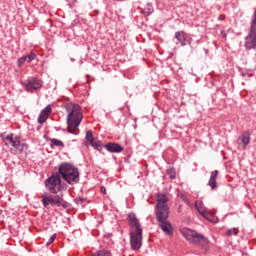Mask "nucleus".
<instances>
[{
    "mask_svg": "<svg viewBox=\"0 0 256 256\" xmlns=\"http://www.w3.org/2000/svg\"><path fill=\"white\" fill-rule=\"evenodd\" d=\"M65 110L68 113L67 116V131L72 135H79V126L83 121V112H81V106L72 102L65 104Z\"/></svg>",
    "mask_w": 256,
    "mask_h": 256,
    "instance_id": "1",
    "label": "nucleus"
},
{
    "mask_svg": "<svg viewBox=\"0 0 256 256\" xmlns=\"http://www.w3.org/2000/svg\"><path fill=\"white\" fill-rule=\"evenodd\" d=\"M127 221L130 227V245L133 251H138L143 245V229L141 228V222L137 216L133 213L127 215Z\"/></svg>",
    "mask_w": 256,
    "mask_h": 256,
    "instance_id": "2",
    "label": "nucleus"
},
{
    "mask_svg": "<svg viewBox=\"0 0 256 256\" xmlns=\"http://www.w3.org/2000/svg\"><path fill=\"white\" fill-rule=\"evenodd\" d=\"M181 234L183 235L186 241L196 245V247H201L202 249H207L209 245V239H207L203 234H199L197 231L189 229V228H182L180 229Z\"/></svg>",
    "mask_w": 256,
    "mask_h": 256,
    "instance_id": "3",
    "label": "nucleus"
},
{
    "mask_svg": "<svg viewBox=\"0 0 256 256\" xmlns=\"http://www.w3.org/2000/svg\"><path fill=\"white\" fill-rule=\"evenodd\" d=\"M58 172L61 178L64 181H67L69 185H75V183H79V169L72 164H61Z\"/></svg>",
    "mask_w": 256,
    "mask_h": 256,
    "instance_id": "4",
    "label": "nucleus"
},
{
    "mask_svg": "<svg viewBox=\"0 0 256 256\" xmlns=\"http://www.w3.org/2000/svg\"><path fill=\"white\" fill-rule=\"evenodd\" d=\"M41 199L42 204L46 209H49V205H51V207H67V202L65 201V199H63V195L61 194H50L45 192L41 196Z\"/></svg>",
    "mask_w": 256,
    "mask_h": 256,
    "instance_id": "5",
    "label": "nucleus"
},
{
    "mask_svg": "<svg viewBox=\"0 0 256 256\" xmlns=\"http://www.w3.org/2000/svg\"><path fill=\"white\" fill-rule=\"evenodd\" d=\"M169 197L163 193H157L155 215L161 218V216L169 217Z\"/></svg>",
    "mask_w": 256,
    "mask_h": 256,
    "instance_id": "6",
    "label": "nucleus"
},
{
    "mask_svg": "<svg viewBox=\"0 0 256 256\" xmlns=\"http://www.w3.org/2000/svg\"><path fill=\"white\" fill-rule=\"evenodd\" d=\"M244 47L248 51L256 49V10L254 11L251 18L250 30L245 37Z\"/></svg>",
    "mask_w": 256,
    "mask_h": 256,
    "instance_id": "7",
    "label": "nucleus"
},
{
    "mask_svg": "<svg viewBox=\"0 0 256 256\" xmlns=\"http://www.w3.org/2000/svg\"><path fill=\"white\" fill-rule=\"evenodd\" d=\"M6 141H9L12 147L17 149L20 153H23V151H27V149H29V144L21 143V136H15L13 133L6 136Z\"/></svg>",
    "mask_w": 256,
    "mask_h": 256,
    "instance_id": "8",
    "label": "nucleus"
},
{
    "mask_svg": "<svg viewBox=\"0 0 256 256\" xmlns=\"http://www.w3.org/2000/svg\"><path fill=\"white\" fill-rule=\"evenodd\" d=\"M46 188L50 193H59L61 191V177L57 174L50 176L45 181Z\"/></svg>",
    "mask_w": 256,
    "mask_h": 256,
    "instance_id": "9",
    "label": "nucleus"
},
{
    "mask_svg": "<svg viewBox=\"0 0 256 256\" xmlns=\"http://www.w3.org/2000/svg\"><path fill=\"white\" fill-rule=\"evenodd\" d=\"M21 85L29 93H34V91H38V89H41V87H43V81L35 77H30L27 80L23 81Z\"/></svg>",
    "mask_w": 256,
    "mask_h": 256,
    "instance_id": "10",
    "label": "nucleus"
},
{
    "mask_svg": "<svg viewBox=\"0 0 256 256\" xmlns=\"http://www.w3.org/2000/svg\"><path fill=\"white\" fill-rule=\"evenodd\" d=\"M175 39L177 40L176 45H181V47H185L187 45H191L193 38L185 31H177L175 32Z\"/></svg>",
    "mask_w": 256,
    "mask_h": 256,
    "instance_id": "11",
    "label": "nucleus"
},
{
    "mask_svg": "<svg viewBox=\"0 0 256 256\" xmlns=\"http://www.w3.org/2000/svg\"><path fill=\"white\" fill-rule=\"evenodd\" d=\"M169 219V216H156V221H158L159 227L162 229V231L165 233V235H173V226L171 225V222L167 221Z\"/></svg>",
    "mask_w": 256,
    "mask_h": 256,
    "instance_id": "12",
    "label": "nucleus"
},
{
    "mask_svg": "<svg viewBox=\"0 0 256 256\" xmlns=\"http://www.w3.org/2000/svg\"><path fill=\"white\" fill-rule=\"evenodd\" d=\"M85 140H86V142H85L86 147H88V145H90L97 151L101 150V147H102L101 141H99L98 139L95 138V136H93L92 130H88L86 132Z\"/></svg>",
    "mask_w": 256,
    "mask_h": 256,
    "instance_id": "13",
    "label": "nucleus"
},
{
    "mask_svg": "<svg viewBox=\"0 0 256 256\" xmlns=\"http://www.w3.org/2000/svg\"><path fill=\"white\" fill-rule=\"evenodd\" d=\"M195 207H196L198 213H200V215H202V217H204L208 221H213V220H211V217H213V213H211V211H209L207 209V207H205V204H203V202L196 201Z\"/></svg>",
    "mask_w": 256,
    "mask_h": 256,
    "instance_id": "14",
    "label": "nucleus"
},
{
    "mask_svg": "<svg viewBox=\"0 0 256 256\" xmlns=\"http://www.w3.org/2000/svg\"><path fill=\"white\" fill-rule=\"evenodd\" d=\"M49 115H51V105L46 106L38 116V123L43 125L49 119Z\"/></svg>",
    "mask_w": 256,
    "mask_h": 256,
    "instance_id": "15",
    "label": "nucleus"
},
{
    "mask_svg": "<svg viewBox=\"0 0 256 256\" xmlns=\"http://www.w3.org/2000/svg\"><path fill=\"white\" fill-rule=\"evenodd\" d=\"M105 149L109 151V153H122L123 151V146L117 144V143H108L105 146Z\"/></svg>",
    "mask_w": 256,
    "mask_h": 256,
    "instance_id": "16",
    "label": "nucleus"
},
{
    "mask_svg": "<svg viewBox=\"0 0 256 256\" xmlns=\"http://www.w3.org/2000/svg\"><path fill=\"white\" fill-rule=\"evenodd\" d=\"M219 176V170H214L211 172L208 185L211 189H217V177Z\"/></svg>",
    "mask_w": 256,
    "mask_h": 256,
    "instance_id": "17",
    "label": "nucleus"
},
{
    "mask_svg": "<svg viewBox=\"0 0 256 256\" xmlns=\"http://www.w3.org/2000/svg\"><path fill=\"white\" fill-rule=\"evenodd\" d=\"M240 141L243 144L244 149H245V147H247V145H249V143H251V133L247 130L244 131L242 133V135L240 136Z\"/></svg>",
    "mask_w": 256,
    "mask_h": 256,
    "instance_id": "18",
    "label": "nucleus"
},
{
    "mask_svg": "<svg viewBox=\"0 0 256 256\" xmlns=\"http://www.w3.org/2000/svg\"><path fill=\"white\" fill-rule=\"evenodd\" d=\"M50 143H51V147H65V144L63 143V141L59 140V139H55L52 138L50 139Z\"/></svg>",
    "mask_w": 256,
    "mask_h": 256,
    "instance_id": "19",
    "label": "nucleus"
},
{
    "mask_svg": "<svg viewBox=\"0 0 256 256\" xmlns=\"http://www.w3.org/2000/svg\"><path fill=\"white\" fill-rule=\"evenodd\" d=\"M24 58L26 59L27 63H31V61H35V59H37V54L31 51L29 54L25 55Z\"/></svg>",
    "mask_w": 256,
    "mask_h": 256,
    "instance_id": "20",
    "label": "nucleus"
},
{
    "mask_svg": "<svg viewBox=\"0 0 256 256\" xmlns=\"http://www.w3.org/2000/svg\"><path fill=\"white\" fill-rule=\"evenodd\" d=\"M167 175L170 177V179H175L177 177V172L175 171V168L170 167L167 169Z\"/></svg>",
    "mask_w": 256,
    "mask_h": 256,
    "instance_id": "21",
    "label": "nucleus"
},
{
    "mask_svg": "<svg viewBox=\"0 0 256 256\" xmlns=\"http://www.w3.org/2000/svg\"><path fill=\"white\" fill-rule=\"evenodd\" d=\"M226 235L228 237H233V235L237 236L239 235V228H231L226 232Z\"/></svg>",
    "mask_w": 256,
    "mask_h": 256,
    "instance_id": "22",
    "label": "nucleus"
},
{
    "mask_svg": "<svg viewBox=\"0 0 256 256\" xmlns=\"http://www.w3.org/2000/svg\"><path fill=\"white\" fill-rule=\"evenodd\" d=\"M143 13H144L146 16L151 15V13H153V5L148 4V5H147V8L143 10Z\"/></svg>",
    "mask_w": 256,
    "mask_h": 256,
    "instance_id": "23",
    "label": "nucleus"
},
{
    "mask_svg": "<svg viewBox=\"0 0 256 256\" xmlns=\"http://www.w3.org/2000/svg\"><path fill=\"white\" fill-rule=\"evenodd\" d=\"M92 256H111V252L107 250H101L98 251L96 254H93Z\"/></svg>",
    "mask_w": 256,
    "mask_h": 256,
    "instance_id": "24",
    "label": "nucleus"
},
{
    "mask_svg": "<svg viewBox=\"0 0 256 256\" xmlns=\"http://www.w3.org/2000/svg\"><path fill=\"white\" fill-rule=\"evenodd\" d=\"M55 239H57V234H53V235L49 238V240H48L47 243H46V246L49 247V245H51V244L55 241Z\"/></svg>",
    "mask_w": 256,
    "mask_h": 256,
    "instance_id": "25",
    "label": "nucleus"
},
{
    "mask_svg": "<svg viewBox=\"0 0 256 256\" xmlns=\"http://www.w3.org/2000/svg\"><path fill=\"white\" fill-rule=\"evenodd\" d=\"M25 61H27L25 59V56H22L21 58L18 59V67H23V65L25 64Z\"/></svg>",
    "mask_w": 256,
    "mask_h": 256,
    "instance_id": "26",
    "label": "nucleus"
},
{
    "mask_svg": "<svg viewBox=\"0 0 256 256\" xmlns=\"http://www.w3.org/2000/svg\"><path fill=\"white\" fill-rule=\"evenodd\" d=\"M100 191L101 193H104V194L107 193V189L103 186L100 188Z\"/></svg>",
    "mask_w": 256,
    "mask_h": 256,
    "instance_id": "27",
    "label": "nucleus"
},
{
    "mask_svg": "<svg viewBox=\"0 0 256 256\" xmlns=\"http://www.w3.org/2000/svg\"><path fill=\"white\" fill-rule=\"evenodd\" d=\"M222 35H224V37H227V33H225L224 31L221 32Z\"/></svg>",
    "mask_w": 256,
    "mask_h": 256,
    "instance_id": "28",
    "label": "nucleus"
},
{
    "mask_svg": "<svg viewBox=\"0 0 256 256\" xmlns=\"http://www.w3.org/2000/svg\"><path fill=\"white\" fill-rule=\"evenodd\" d=\"M219 19L223 20V19H225V16H220Z\"/></svg>",
    "mask_w": 256,
    "mask_h": 256,
    "instance_id": "29",
    "label": "nucleus"
},
{
    "mask_svg": "<svg viewBox=\"0 0 256 256\" xmlns=\"http://www.w3.org/2000/svg\"><path fill=\"white\" fill-rule=\"evenodd\" d=\"M2 213H3V210H0V215H2Z\"/></svg>",
    "mask_w": 256,
    "mask_h": 256,
    "instance_id": "30",
    "label": "nucleus"
}]
</instances>
